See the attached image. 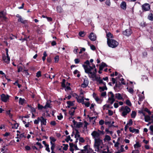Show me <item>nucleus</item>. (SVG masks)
I'll use <instances>...</instances> for the list:
<instances>
[{"label": "nucleus", "instance_id": "obj_1", "mask_svg": "<svg viewBox=\"0 0 153 153\" xmlns=\"http://www.w3.org/2000/svg\"><path fill=\"white\" fill-rule=\"evenodd\" d=\"M105 146L103 144V141L101 138L98 139L94 140V147L95 151L96 152H100V150L102 149L101 147Z\"/></svg>", "mask_w": 153, "mask_h": 153}, {"label": "nucleus", "instance_id": "obj_2", "mask_svg": "<svg viewBox=\"0 0 153 153\" xmlns=\"http://www.w3.org/2000/svg\"><path fill=\"white\" fill-rule=\"evenodd\" d=\"M82 66L84 68L85 72L88 74V76L90 78L94 79L95 77H96V74L95 73L91 71L92 69L95 68V65H94L93 67L90 66H89L88 67L87 65H83Z\"/></svg>", "mask_w": 153, "mask_h": 153}, {"label": "nucleus", "instance_id": "obj_3", "mask_svg": "<svg viewBox=\"0 0 153 153\" xmlns=\"http://www.w3.org/2000/svg\"><path fill=\"white\" fill-rule=\"evenodd\" d=\"M131 109L127 106H122L120 109V111L121 112V115L124 117H126L127 114L131 111Z\"/></svg>", "mask_w": 153, "mask_h": 153}, {"label": "nucleus", "instance_id": "obj_4", "mask_svg": "<svg viewBox=\"0 0 153 153\" xmlns=\"http://www.w3.org/2000/svg\"><path fill=\"white\" fill-rule=\"evenodd\" d=\"M107 43L108 46L112 48L116 47L119 44L117 42L113 39H111V40H108V41H107Z\"/></svg>", "mask_w": 153, "mask_h": 153}, {"label": "nucleus", "instance_id": "obj_5", "mask_svg": "<svg viewBox=\"0 0 153 153\" xmlns=\"http://www.w3.org/2000/svg\"><path fill=\"white\" fill-rule=\"evenodd\" d=\"M109 98L108 100L109 101V102L111 104H112L115 101L114 96L113 93L111 91L108 93Z\"/></svg>", "mask_w": 153, "mask_h": 153}, {"label": "nucleus", "instance_id": "obj_6", "mask_svg": "<svg viewBox=\"0 0 153 153\" xmlns=\"http://www.w3.org/2000/svg\"><path fill=\"white\" fill-rule=\"evenodd\" d=\"M91 135L92 137L94 139V140L98 139L101 138L100 137V133L97 131H93L91 133Z\"/></svg>", "mask_w": 153, "mask_h": 153}, {"label": "nucleus", "instance_id": "obj_7", "mask_svg": "<svg viewBox=\"0 0 153 153\" xmlns=\"http://www.w3.org/2000/svg\"><path fill=\"white\" fill-rule=\"evenodd\" d=\"M132 33V30L130 28L126 29L123 32V34L127 36H130Z\"/></svg>", "mask_w": 153, "mask_h": 153}, {"label": "nucleus", "instance_id": "obj_8", "mask_svg": "<svg viewBox=\"0 0 153 153\" xmlns=\"http://www.w3.org/2000/svg\"><path fill=\"white\" fill-rule=\"evenodd\" d=\"M101 148L102 149L100 150V152H101L102 153H111L108 146L106 145L105 146L101 147Z\"/></svg>", "mask_w": 153, "mask_h": 153}, {"label": "nucleus", "instance_id": "obj_9", "mask_svg": "<svg viewBox=\"0 0 153 153\" xmlns=\"http://www.w3.org/2000/svg\"><path fill=\"white\" fill-rule=\"evenodd\" d=\"M10 96L8 95H5L4 94H2L1 95V100L4 102H7L9 100Z\"/></svg>", "mask_w": 153, "mask_h": 153}, {"label": "nucleus", "instance_id": "obj_10", "mask_svg": "<svg viewBox=\"0 0 153 153\" xmlns=\"http://www.w3.org/2000/svg\"><path fill=\"white\" fill-rule=\"evenodd\" d=\"M142 8L144 11H147L150 9V6L149 4L146 3L142 5Z\"/></svg>", "mask_w": 153, "mask_h": 153}, {"label": "nucleus", "instance_id": "obj_11", "mask_svg": "<svg viewBox=\"0 0 153 153\" xmlns=\"http://www.w3.org/2000/svg\"><path fill=\"white\" fill-rule=\"evenodd\" d=\"M38 119H39L41 123V126L43 125L45 126L46 125V119L44 118L43 117H38Z\"/></svg>", "mask_w": 153, "mask_h": 153}, {"label": "nucleus", "instance_id": "obj_12", "mask_svg": "<svg viewBox=\"0 0 153 153\" xmlns=\"http://www.w3.org/2000/svg\"><path fill=\"white\" fill-rule=\"evenodd\" d=\"M89 82L88 79L87 78H85L84 79L83 83L82 84L81 87L82 88H85L88 85Z\"/></svg>", "mask_w": 153, "mask_h": 153}, {"label": "nucleus", "instance_id": "obj_13", "mask_svg": "<svg viewBox=\"0 0 153 153\" xmlns=\"http://www.w3.org/2000/svg\"><path fill=\"white\" fill-rule=\"evenodd\" d=\"M88 37L91 41H95L97 38L96 35L92 32L90 33Z\"/></svg>", "mask_w": 153, "mask_h": 153}, {"label": "nucleus", "instance_id": "obj_14", "mask_svg": "<svg viewBox=\"0 0 153 153\" xmlns=\"http://www.w3.org/2000/svg\"><path fill=\"white\" fill-rule=\"evenodd\" d=\"M4 61L5 62L8 63L10 61V57L8 55V56H6L4 55L2 57Z\"/></svg>", "mask_w": 153, "mask_h": 153}, {"label": "nucleus", "instance_id": "obj_15", "mask_svg": "<svg viewBox=\"0 0 153 153\" xmlns=\"http://www.w3.org/2000/svg\"><path fill=\"white\" fill-rule=\"evenodd\" d=\"M129 129L130 131L132 133L135 132L136 133H139V130L138 129L134 128L131 127H129Z\"/></svg>", "mask_w": 153, "mask_h": 153}, {"label": "nucleus", "instance_id": "obj_16", "mask_svg": "<svg viewBox=\"0 0 153 153\" xmlns=\"http://www.w3.org/2000/svg\"><path fill=\"white\" fill-rule=\"evenodd\" d=\"M84 149L81 150L78 153H88V150H87V146H84Z\"/></svg>", "mask_w": 153, "mask_h": 153}, {"label": "nucleus", "instance_id": "obj_17", "mask_svg": "<svg viewBox=\"0 0 153 153\" xmlns=\"http://www.w3.org/2000/svg\"><path fill=\"white\" fill-rule=\"evenodd\" d=\"M115 98L119 100H121L123 99V98L121 95L119 93H117L115 94Z\"/></svg>", "mask_w": 153, "mask_h": 153}, {"label": "nucleus", "instance_id": "obj_18", "mask_svg": "<svg viewBox=\"0 0 153 153\" xmlns=\"http://www.w3.org/2000/svg\"><path fill=\"white\" fill-rule=\"evenodd\" d=\"M106 36L107 37V41H108V40H111V39H110L111 38H114L113 35L110 32H108Z\"/></svg>", "mask_w": 153, "mask_h": 153}, {"label": "nucleus", "instance_id": "obj_19", "mask_svg": "<svg viewBox=\"0 0 153 153\" xmlns=\"http://www.w3.org/2000/svg\"><path fill=\"white\" fill-rule=\"evenodd\" d=\"M2 18L3 19L5 20L7 18L5 16V14L3 11L0 12V19Z\"/></svg>", "mask_w": 153, "mask_h": 153}, {"label": "nucleus", "instance_id": "obj_20", "mask_svg": "<svg viewBox=\"0 0 153 153\" xmlns=\"http://www.w3.org/2000/svg\"><path fill=\"white\" fill-rule=\"evenodd\" d=\"M111 140V137L108 135H105L104 139V141L105 142L109 141Z\"/></svg>", "mask_w": 153, "mask_h": 153}, {"label": "nucleus", "instance_id": "obj_21", "mask_svg": "<svg viewBox=\"0 0 153 153\" xmlns=\"http://www.w3.org/2000/svg\"><path fill=\"white\" fill-rule=\"evenodd\" d=\"M126 4L125 2H122L120 4V6L121 8L125 10L126 8Z\"/></svg>", "mask_w": 153, "mask_h": 153}, {"label": "nucleus", "instance_id": "obj_22", "mask_svg": "<svg viewBox=\"0 0 153 153\" xmlns=\"http://www.w3.org/2000/svg\"><path fill=\"white\" fill-rule=\"evenodd\" d=\"M51 102H49L48 101L46 102V105L44 106V108L46 109L48 108H51Z\"/></svg>", "mask_w": 153, "mask_h": 153}, {"label": "nucleus", "instance_id": "obj_23", "mask_svg": "<svg viewBox=\"0 0 153 153\" xmlns=\"http://www.w3.org/2000/svg\"><path fill=\"white\" fill-rule=\"evenodd\" d=\"M25 102V100L24 99H22L21 98H20L19 100V103L22 105H23L24 104Z\"/></svg>", "mask_w": 153, "mask_h": 153}, {"label": "nucleus", "instance_id": "obj_24", "mask_svg": "<svg viewBox=\"0 0 153 153\" xmlns=\"http://www.w3.org/2000/svg\"><path fill=\"white\" fill-rule=\"evenodd\" d=\"M95 99L97 102L99 104H101L102 101V100L101 99L97 97H95Z\"/></svg>", "mask_w": 153, "mask_h": 153}, {"label": "nucleus", "instance_id": "obj_25", "mask_svg": "<svg viewBox=\"0 0 153 153\" xmlns=\"http://www.w3.org/2000/svg\"><path fill=\"white\" fill-rule=\"evenodd\" d=\"M18 21L19 22H21L23 24H25L26 22V21L25 20H24L21 16L18 19Z\"/></svg>", "mask_w": 153, "mask_h": 153}, {"label": "nucleus", "instance_id": "obj_26", "mask_svg": "<svg viewBox=\"0 0 153 153\" xmlns=\"http://www.w3.org/2000/svg\"><path fill=\"white\" fill-rule=\"evenodd\" d=\"M148 19L149 20L151 21L153 20V14L152 13H151L149 14L148 16Z\"/></svg>", "mask_w": 153, "mask_h": 153}, {"label": "nucleus", "instance_id": "obj_27", "mask_svg": "<svg viewBox=\"0 0 153 153\" xmlns=\"http://www.w3.org/2000/svg\"><path fill=\"white\" fill-rule=\"evenodd\" d=\"M104 86L102 87H100L99 88L100 90L101 91H104V90H107V87H106V85H103Z\"/></svg>", "mask_w": 153, "mask_h": 153}, {"label": "nucleus", "instance_id": "obj_28", "mask_svg": "<svg viewBox=\"0 0 153 153\" xmlns=\"http://www.w3.org/2000/svg\"><path fill=\"white\" fill-rule=\"evenodd\" d=\"M57 11L59 13H61L63 11V9L61 6H58L57 7Z\"/></svg>", "mask_w": 153, "mask_h": 153}, {"label": "nucleus", "instance_id": "obj_29", "mask_svg": "<svg viewBox=\"0 0 153 153\" xmlns=\"http://www.w3.org/2000/svg\"><path fill=\"white\" fill-rule=\"evenodd\" d=\"M18 68V70L17 71L18 72H23V71L24 70H23V68L21 66H18L17 67Z\"/></svg>", "mask_w": 153, "mask_h": 153}, {"label": "nucleus", "instance_id": "obj_30", "mask_svg": "<svg viewBox=\"0 0 153 153\" xmlns=\"http://www.w3.org/2000/svg\"><path fill=\"white\" fill-rule=\"evenodd\" d=\"M82 126V122H79L77 123L76 125V126L78 128H80Z\"/></svg>", "mask_w": 153, "mask_h": 153}, {"label": "nucleus", "instance_id": "obj_31", "mask_svg": "<svg viewBox=\"0 0 153 153\" xmlns=\"http://www.w3.org/2000/svg\"><path fill=\"white\" fill-rule=\"evenodd\" d=\"M77 101L79 103H82V104H84V100L83 98L81 99L77 98Z\"/></svg>", "mask_w": 153, "mask_h": 153}, {"label": "nucleus", "instance_id": "obj_32", "mask_svg": "<svg viewBox=\"0 0 153 153\" xmlns=\"http://www.w3.org/2000/svg\"><path fill=\"white\" fill-rule=\"evenodd\" d=\"M144 117L145 121L146 122H148L151 120L150 117L148 115H146Z\"/></svg>", "mask_w": 153, "mask_h": 153}, {"label": "nucleus", "instance_id": "obj_33", "mask_svg": "<svg viewBox=\"0 0 153 153\" xmlns=\"http://www.w3.org/2000/svg\"><path fill=\"white\" fill-rule=\"evenodd\" d=\"M136 115V113L134 111H132V113L131 114V117L132 118H134L135 117Z\"/></svg>", "mask_w": 153, "mask_h": 153}, {"label": "nucleus", "instance_id": "obj_34", "mask_svg": "<svg viewBox=\"0 0 153 153\" xmlns=\"http://www.w3.org/2000/svg\"><path fill=\"white\" fill-rule=\"evenodd\" d=\"M141 146V145L139 143H137L136 144L134 145V147L135 148H138Z\"/></svg>", "mask_w": 153, "mask_h": 153}, {"label": "nucleus", "instance_id": "obj_35", "mask_svg": "<svg viewBox=\"0 0 153 153\" xmlns=\"http://www.w3.org/2000/svg\"><path fill=\"white\" fill-rule=\"evenodd\" d=\"M126 104L128 105V106H131V102L129 100H127L126 101Z\"/></svg>", "mask_w": 153, "mask_h": 153}, {"label": "nucleus", "instance_id": "obj_36", "mask_svg": "<svg viewBox=\"0 0 153 153\" xmlns=\"http://www.w3.org/2000/svg\"><path fill=\"white\" fill-rule=\"evenodd\" d=\"M74 110H73V109H71L69 111V114L71 116L74 115Z\"/></svg>", "mask_w": 153, "mask_h": 153}, {"label": "nucleus", "instance_id": "obj_37", "mask_svg": "<svg viewBox=\"0 0 153 153\" xmlns=\"http://www.w3.org/2000/svg\"><path fill=\"white\" fill-rule=\"evenodd\" d=\"M63 146H64V147L63 148V150L65 151L67 150L68 149V145L63 144Z\"/></svg>", "mask_w": 153, "mask_h": 153}, {"label": "nucleus", "instance_id": "obj_38", "mask_svg": "<svg viewBox=\"0 0 153 153\" xmlns=\"http://www.w3.org/2000/svg\"><path fill=\"white\" fill-rule=\"evenodd\" d=\"M50 143H51V150H53L54 149V148L55 147V145H54V143H53L52 142H50Z\"/></svg>", "mask_w": 153, "mask_h": 153}, {"label": "nucleus", "instance_id": "obj_39", "mask_svg": "<svg viewBox=\"0 0 153 153\" xmlns=\"http://www.w3.org/2000/svg\"><path fill=\"white\" fill-rule=\"evenodd\" d=\"M105 131L107 133H109L110 134L112 135L113 134V132L112 131H109L108 128H106L105 129Z\"/></svg>", "mask_w": 153, "mask_h": 153}, {"label": "nucleus", "instance_id": "obj_40", "mask_svg": "<svg viewBox=\"0 0 153 153\" xmlns=\"http://www.w3.org/2000/svg\"><path fill=\"white\" fill-rule=\"evenodd\" d=\"M18 126V124L17 123H16L13 125V126L12 127V128L15 129H17Z\"/></svg>", "mask_w": 153, "mask_h": 153}, {"label": "nucleus", "instance_id": "obj_41", "mask_svg": "<svg viewBox=\"0 0 153 153\" xmlns=\"http://www.w3.org/2000/svg\"><path fill=\"white\" fill-rule=\"evenodd\" d=\"M67 103L68 105V108H69L70 106H72L73 105V103L70 101H67Z\"/></svg>", "mask_w": 153, "mask_h": 153}, {"label": "nucleus", "instance_id": "obj_42", "mask_svg": "<svg viewBox=\"0 0 153 153\" xmlns=\"http://www.w3.org/2000/svg\"><path fill=\"white\" fill-rule=\"evenodd\" d=\"M144 98V97L143 95H141L139 96V100L140 102L142 101Z\"/></svg>", "mask_w": 153, "mask_h": 153}, {"label": "nucleus", "instance_id": "obj_43", "mask_svg": "<svg viewBox=\"0 0 153 153\" xmlns=\"http://www.w3.org/2000/svg\"><path fill=\"white\" fill-rule=\"evenodd\" d=\"M128 89V91L130 93L132 94L134 92V90L132 88H130L128 89V88H127Z\"/></svg>", "mask_w": 153, "mask_h": 153}, {"label": "nucleus", "instance_id": "obj_44", "mask_svg": "<svg viewBox=\"0 0 153 153\" xmlns=\"http://www.w3.org/2000/svg\"><path fill=\"white\" fill-rule=\"evenodd\" d=\"M79 36L81 37H84L85 36L84 32V31H81L79 32Z\"/></svg>", "mask_w": 153, "mask_h": 153}, {"label": "nucleus", "instance_id": "obj_45", "mask_svg": "<svg viewBox=\"0 0 153 153\" xmlns=\"http://www.w3.org/2000/svg\"><path fill=\"white\" fill-rule=\"evenodd\" d=\"M133 123V121L131 119H130L129 120V122L127 123V125H128V126H131L132 125Z\"/></svg>", "mask_w": 153, "mask_h": 153}, {"label": "nucleus", "instance_id": "obj_46", "mask_svg": "<svg viewBox=\"0 0 153 153\" xmlns=\"http://www.w3.org/2000/svg\"><path fill=\"white\" fill-rule=\"evenodd\" d=\"M38 108L39 109H42L43 108H44V106L40 105L39 104H38Z\"/></svg>", "mask_w": 153, "mask_h": 153}, {"label": "nucleus", "instance_id": "obj_47", "mask_svg": "<svg viewBox=\"0 0 153 153\" xmlns=\"http://www.w3.org/2000/svg\"><path fill=\"white\" fill-rule=\"evenodd\" d=\"M55 62H58L59 60V57L58 56H56L55 58Z\"/></svg>", "mask_w": 153, "mask_h": 153}, {"label": "nucleus", "instance_id": "obj_48", "mask_svg": "<svg viewBox=\"0 0 153 153\" xmlns=\"http://www.w3.org/2000/svg\"><path fill=\"white\" fill-rule=\"evenodd\" d=\"M50 139L51 140V142H54L56 141V139L53 137H50Z\"/></svg>", "mask_w": 153, "mask_h": 153}, {"label": "nucleus", "instance_id": "obj_49", "mask_svg": "<svg viewBox=\"0 0 153 153\" xmlns=\"http://www.w3.org/2000/svg\"><path fill=\"white\" fill-rule=\"evenodd\" d=\"M109 107V105H105L103 106L102 108L104 110H105L106 108H108Z\"/></svg>", "mask_w": 153, "mask_h": 153}, {"label": "nucleus", "instance_id": "obj_50", "mask_svg": "<svg viewBox=\"0 0 153 153\" xmlns=\"http://www.w3.org/2000/svg\"><path fill=\"white\" fill-rule=\"evenodd\" d=\"M40 120L39 119H38V117L37 118V119L35 120L34 122V123L35 124H37L39 123Z\"/></svg>", "mask_w": 153, "mask_h": 153}, {"label": "nucleus", "instance_id": "obj_51", "mask_svg": "<svg viewBox=\"0 0 153 153\" xmlns=\"http://www.w3.org/2000/svg\"><path fill=\"white\" fill-rule=\"evenodd\" d=\"M49 145L48 144V145H46V146H45L46 147L45 150L47 151L48 152H50V148L49 147Z\"/></svg>", "mask_w": 153, "mask_h": 153}, {"label": "nucleus", "instance_id": "obj_52", "mask_svg": "<svg viewBox=\"0 0 153 153\" xmlns=\"http://www.w3.org/2000/svg\"><path fill=\"white\" fill-rule=\"evenodd\" d=\"M98 82H99L100 84H102L103 85H105V83L103 82L102 80L101 79Z\"/></svg>", "mask_w": 153, "mask_h": 153}, {"label": "nucleus", "instance_id": "obj_53", "mask_svg": "<svg viewBox=\"0 0 153 153\" xmlns=\"http://www.w3.org/2000/svg\"><path fill=\"white\" fill-rule=\"evenodd\" d=\"M105 4H106L108 5V6H110L111 4V2L110 0H106V2H105Z\"/></svg>", "mask_w": 153, "mask_h": 153}, {"label": "nucleus", "instance_id": "obj_54", "mask_svg": "<svg viewBox=\"0 0 153 153\" xmlns=\"http://www.w3.org/2000/svg\"><path fill=\"white\" fill-rule=\"evenodd\" d=\"M41 72L40 71H39L37 73L36 76L37 77H40L41 76Z\"/></svg>", "mask_w": 153, "mask_h": 153}, {"label": "nucleus", "instance_id": "obj_55", "mask_svg": "<svg viewBox=\"0 0 153 153\" xmlns=\"http://www.w3.org/2000/svg\"><path fill=\"white\" fill-rule=\"evenodd\" d=\"M113 112L110 110H108V114L109 116H111L113 114Z\"/></svg>", "mask_w": 153, "mask_h": 153}, {"label": "nucleus", "instance_id": "obj_56", "mask_svg": "<svg viewBox=\"0 0 153 153\" xmlns=\"http://www.w3.org/2000/svg\"><path fill=\"white\" fill-rule=\"evenodd\" d=\"M85 51V49L84 48H82L80 50V52H79V54L82 53L83 52Z\"/></svg>", "mask_w": 153, "mask_h": 153}, {"label": "nucleus", "instance_id": "obj_57", "mask_svg": "<svg viewBox=\"0 0 153 153\" xmlns=\"http://www.w3.org/2000/svg\"><path fill=\"white\" fill-rule=\"evenodd\" d=\"M80 136L79 134V132L78 131H77L76 132V134L75 135V138H76L77 137H79Z\"/></svg>", "mask_w": 153, "mask_h": 153}, {"label": "nucleus", "instance_id": "obj_58", "mask_svg": "<svg viewBox=\"0 0 153 153\" xmlns=\"http://www.w3.org/2000/svg\"><path fill=\"white\" fill-rule=\"evenodd\" d=\"M36 144L38 145L40 149H41L43 147V146L41 144V143L39 142H37L36 143Z\"/></svg>", "mask_w": 153, "mask_h": 153}, {"label": "nucleus", "instance_id": "obj_59", "mask_svg": "<svg viewBox=\"0 0 153 153\" xmlns=\"http://www.w3.org/2000/svg\"><path fill=\"white\" fill-rule=\"evenodd\" d=\"M7 114L9 115L10 117L12 116V115L10 114V110L6 111Z\"/></svg>", "mask_w": 153, "mask_h": 153}, {"label": "nucleus", "instance_id": "obj_60", "mask_svg": "<svg viewBox=\"0 0 153 153\" xmlns=\"http://www.w3.org/2000/svg\"><path fill=\"white\" fill-rule=\"evenodd\" d=\"M70 135H68L67 136V138L65 139V140L67 142H68L69 140L70 139Z\"/></svg>", "mask_w": 153, "mask_h": 153}, {"label": "nucleus", "instance_id": "obj_61", "mask_svg": "<svg viewBox=\"0 0 153 153\" xmlns=\"http://www.w3.org/2000/svg\"><path fill=\"white\" fill-rule=\"evenodd\" d=\"M104 123V121L102 120H100L99 122V124L100 125H102Z\"/></svg>", "mask_w": 153, "mask_h": 153}, {"label": "nucleus", "instance_id": "obj_62", "mask_svg": "<svg viewBox=\"0 0 153 153\" xmlns=\"http://www.w3.org/2000/svg\"><path fill=\"white\" fill-rule=\"evenodd\" d=\"M75 63L78 64L80 62V60L79 59H76L74 60Z\"/></svg>", "mask_w": 153, "mask_h": 153}, {"label": "nucleus", "instance_id": "obj_63", "mask_svg": "<svg viewBox=\"0 0 153 153\" xmlns=\"http://www.w3.org/2000/svg\"><path fill=\"white\" fill-rule=\"evenodd\" d=\"M94 79L97 82H98L100 79L101 78L100 77H98L96 76V77H95L94 78Z\"/></svg>", "mask_w": 153, "mask_h": 153}, {"label": "nucleus", "instance_id": "obj_64", "mask_svg": "<svg viewBox=\"0 0 153 153\" xmlns=\"http://www.w3.org/2000/svg\"><path fill=\"white\" fill-rule=\"evenodd\" d=\"M120 80L121 81V82L123 84L126 85V82L124 81V79L123 78H121Z\"/></svg>", "mask_w": 153, "mask_h": 153}]
</instances>
